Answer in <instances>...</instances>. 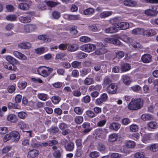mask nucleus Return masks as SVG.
<instances>
[{
	"mask_svg": "<svg viewBox=\"0 0 158 158\" xmlns=\"http://www.w3.org/2000/svg\"><path fill=\"white\" fill-rule=\"evenodd\" d=\"M143 100L140 99H132L128 105V108L131 110H136L140 109L143 106Z\"/></svg>",
	"mask_w": 158,
	"mask_h": 158,
	"instance_id": "nucleus-1",
	"label": "nucleus"
},
{
	"mask_svg": "<svg viewBox=\"0 0 158 158\" xmlns=\"http://www.w3.org/2000/svg\"><path fill=\"white\" fill-rule=\"evenodd\" d=\"M53 70V69L52 68L42 66L38 68L37 72L39 74L46 77L48 76Z\"/></svg>",
	"mask_w": 158,
	"mask_h": 158,
	"instance_id": "nucleus-2",
	"label": "nucleus"
},
{
	"mask_svg": "<svg viewBox=\"0 0 158 158\" xmlns=\"http://www.w3.org/2000/svg\"><path fill=\"white\" fill-rule=\"evenodd\" d=\"M96 48L95 46L92 44H87L82 45L80 47V49L85 52H89L94 51Z\"/></svg>",
	"mask_w": 158,
	"mask_h": 158,
	"instance_id": "nucleus-3",
	"label": "nucleus"
},
{
	"mask_svg": "<svg viewBox=\"0 0 158 158\" xmlns=\"http://www.w3.org/2000/svg\"><path fill=\"white\" fill-rule=\"evenodd\" d=\"M117 86L114 83L110 84L107 88V92L111 94H115L117 93Z\"/></svg>",
	"mask_w": 158,
	"mask_h": 158,
	"instance_id": "nucleus-4",
	"label": "nucleus"
},
{
	"mask_svg": "<svg viewBox=\"0 0 158 158\" xmlns=\"http://www.w3.org/2000/svg\"><path fill=\"white\" fill-rule=\"evenodd\" d=\"M141 59L143 62L148 63L152 61V57L149 54H145L142 56Z\"/></svg>",
	"mask_w": 158,
	"mask_h": 158,
	"instance_id": "nucleus-5",
	"label": "nucleus"
},
{
	"mask_svg": "<svg viewBox=\"0 0 158 158\" xmlns=\"http://www.w3.org/2000/svg\"><path fill=\"white\" fill-rule=\"evenodd\" d=\"M105 40L107 42L112 43L116 45H120L121 44V43L117 39L107 38L105 39Z\"/></svg>",
	"mask_w": 158,
	"mask_h": 158,
	"instance_id": "nucleus-6",
	"label": "nucleus"
},
{
	"mask_svg": "<svg viewBox=\"0 0 158 158\" xmlns=\"http://www.w3.org/2000/svg\"><path fill=\"white\" fill-rule=\"evenodd\" d=\"M145 14L148 16H155L157 14V11L154 9V7H152V9H149L145 11Z\"/></svg>",
	"mask_w": 158,
	"mask_h": 158,
	"instance_id": "nucleus-7",
	"label": "nucleus"
},
{
	"mask_svg": "<svg viewBox=\"0 0 158 158\" xmlns=\"http://www.w3.org/2000/svg\"><path fill=\"white\" fill-rule=\"evenodd\" d=\"M36 28V26L35 25L29 24L25 26L24 29L27 32H30L34 31Z\"/></svg>",
	"mask_w": 158,
	"mask_h": 158,
	"instance_id": "nucleus-8",
	"label": "nucleus"
},
{
	"mask_svg": "<svg viewBox=\"0 0 158 158\" xmlns=\"http://www.w3.org/2000/svg\"><path fill=\"white\" fill-rule=\"evenodd\" d=\"M156 34L155 31L152 29L144 30L143 36H144L150 37L155 35Z\"/></svg>",
	"mask_w": 158,
	"mask_h": 158,
	"instance_id": "nucleus-9",
	"label": "nucleus"
},
{
	"mask_svg": "<svg viewBox=\"0 0 158 158\" xmlns=\"http://www.w3.org/2000/svg\"><path fill=\"white\" fill-rule=\"evenodd\" d=\"M10 135L12 139L15 142L18 141L20 139L18 131H14L11 132Z\"/></svg>",
	"mask_w": 158,
	"mask_h": 158,
	"instance_id": "nucleus-10",
	"label": "nucleus"
},
{
	"mask_svg": "<svg viewBox=\"0 0 158 158\" xmlns=\"http://www.w3.org/2000/svg\"><path fill=\"white\" fill-rule=\"evenodd\" d=\"M18 46L22 49H28L31 47V44L29 42H23L19 43Z\"/></svg>",
	"mask_w": 158,
	"mask_h": 158,
	"instance_id": "nucleus-11",
	"label": "nucleus"
},
{
	"mask_svg": "<svg viewBox=\"0 0 158 158\" xmlns=\"http://www.w3.org/2000/svg\"><path fill=\"white\" fill-rule=\"evenodd\" d=\"M120 124L115 122H113L110 124L109 128L111 130L117 131L120 127Z\"/></svg>",
	"mask_w": 158,
	"mask_h": 158,
	"instance_id": "nucleus-12",
	"label": "nucleus"
},
{
	"mask_svg": "<svg viewBox=\"0 0 158 158\" xmlns=\"http://www.w3.org/2000/svg\"><path fill=\"white\" fill-rule=\"evenodd\" d=\"M19 21L23 23H27L31 22V18L28 16H21L19 18Z\"/></svg>",
	"mask_w": 158,
	"mask_h": 158,
	"instance_id": "nucleus-13",
	"label": "nucleus"
},
{
	"mask_svg": "<svg viewBox=\"0 0 158 158\" xmlns=\"http://www.w3.org/2000/svg\"><path fill=\"white\" fill-rule=\"evenodd\" d=\"M74 144L72 142H67L64 145L65 148L67 151H71L74 148Z\"/></svg>",
	"mask_w": 158,
	"mask_h": 158,
	"instance_id": "nucleus-14",
	"label": "nucleus"
},
{
	"mask_svg": "<svg viewBox=\"0 0 158 158\" xmlns=\"http://www.w3.org/2000/svg\"><path fill=\"white\" fill-rule=\"evenodd\" d=\"M91 69L90 68H83L80 70V75L82 77H84L90 73Z\"/></svg>",
	"mask_w": 158,
	"mask_h": 158,
	"instance_id": "nucleus-15",
	"label": "nucleus"
},
{
	"mask_svg": "<svg viewBox=\"0 0 158 158\" xmlns=\"http://www.w3.org/2000/svg\"><path fill=\"white\" fill-rule=\"evenodd\" d=\"M123 3L124 5L128 6H136L137 2L131 0H125Z\"/></svg>",
	"mask_w": 158,
	"mask_h": 158,
	"instance_id": "nucleus-16",
	"label": "nucleus"
},
{
	"mask_svg": "<svg viewBox=\"0 0 158 158\" xmlns=\"http://www.w3.org/2000/svg\"><path fill=\"white\" fill-rule=\"evenodd\" d=\"M119 25H118V28L121 29L125 30L129 27V24L128 23L125 22H120Z\"/></svg>",
	"mask_w": 158,
	"mask_h": 158,
	"instance_id": "nucleus-17",
	"label": "nucleus"
},
{
	"mask_svg": "<svg viewBox=\"0 0 158 158\" xmlns=\"http://www.w3.org/2000/svg\"><path fill=\"white\" fill-rule=\"evenodd\" d=\"M39 153V152L38 150L33 149L31 150L28 152V156H29V157L34 158L38 156Z\"/></svg>",
	"mask_w": 158,
	"mask_h": 158,
	"instance_id": "nucleus-18",
	"label": "nucleus"
},
{
	"mask_svg": "<svg viewBox=\"0 0 158 158\" xmlns=\"http://www.w3.org/2000/svg\"><path fill=\"white\" fill-rule=\"evenodd\" d=\"M107 51V50L104 47L101 48H98L95 51V54L97 55H100L106 53Z\"/></svg>",
	"mask_w": 158,
	"mask_h": 158,
	"instance_id": "nucleus-19",
	"label": "nucleus"
},
{
	"mask_svg": "<svg viewBox=\"0 0 158 158\" xmlns=\"http://www.w3.org/2000/svg\"><path fill=\"white\" fill-rule=\"evenodd\" d=\"M141 118L144 121H148L152 120L153 117L150 114H145L142 115Z\"/></svg>",
	"mask_w": 158,
	"mask_h": 158,
	"instance_id": "nucleus-20",
	"label": "nucleus"
},
{
	"mask_svg": "<svg viewBox=\"0 0 158 158\" xmlns=\"http://www.w3.org/2000/svg\"><path fill=\"white\" fill-rule=\"evenodd\" d=\"M7 119L8 121L13 123H15L18 120L16 116L13 114H10L8 115L7 117Z\"/></svg>",
	"mask_w": 158,
	"mask_h": 158,
	"instance_id": "nucleus-21",
	"label": "nucleus"
},
{
	"mask_svg": "<svg viewBox=\"0 0 158 158\" xmlns=\"http://www.w3.org/2000/svg\"><path fill=\"white\" fill-rule=\"evenodd\" d=\"M144 29L142 28H137L133 29L132 31V33L134 35L142 34L143 35Z\"/></svg>",
	"mask_w": 158,
	"mask_h": 158,
	"instance_id": "nucleus-22",
	"label": "nucleus"
},
{
	"mask_svg": "<svg viewBox=\"0 0 158 158\" xmlns=\"http://www.w3.org/2000/svg\"><path fill=\"white\" fill-rule=\"evenodd\" d=\"M79 49L78 45L76 44H73L70 45L67 48V50L70 52L75 51Z\"/></svg>",
	"mask_w": 158,
	"mask_h": 158,
	"instance_id": "nucleus-23",
	"label": "nucleus"
},
{
	"mask_svg": "<svg viewBox=\"0 0 158 158\" xmlns=\"http://www.w3.org/2000/svg\"><path fill=\"white\" fill-rule=\"evenodd\" d=\"M123 82L126 85H129L131 82L130 78L126 75H123L122 77Z\"/></svg>",
	"mask_w": 158,
	"mask_h": 158,
	"instance_id": "nucleus-24",
	"label": "nucleus"
},
{
	"mask_svg": "<svg viewBox=\"0 0 158 158\" xmlns=\"http://www.w3.org/2000/svg\"><path fill=\"white\" fill-rule=\"evenodd\" d=\"M121 40L127 43H131L133 41V39L126 35H122L121 38H118Z\"/></svg>",
	"mask_w": 158,
	"mask_h": 158,
	"instance_id": "nucleus-25",
	"label": "nucleus"
},
{
	"mask_svg": "<svg viewBox=\"0 0 158 158\" xmlns=\"http://www.w3.org/2000/svg\"><path fill=\"white\" fill-rule=\"evenodd\" d=\"M18 8L23 10H27L29 8V5L26 3H21L19 5Z\"/></svg>",
	"mask_w": 158,
	"mask_h": 158,
	"instance_id": "nucleus-26",
	"label": "nucleus"
},
{
	"mask_svg": "<svg viewBox=\"0 0 158 158\" xmlns=\"http://www.w3.org/2000/svg\"><path fill=\"white\" fill-rule=\"evenodd\" d=\"M121 69L123 71L125 72L131 69L130 65L127 63H124L121 66Z\"/></svg>",
	"mask_w": 158,
	"mask_h": 158,
	"instance_id": "nucleus-27",
	"label": "nucleus"
},
{
	"mask_svg": "<svg viewBox=\"0 0 158 158\" xmlns=\"http://www.w3.org/2000/svg\"><path fill=\"white\" fill-rule=\"evenodd\" d=\"M148 149H149L153 152H156L158 150V144H153L148 146L147 147Z\"/></svg>",
	"mask_w": 158,
	"mask_h": 158,
	"instance_id": "nucleus-28",
	"label": "nucleus"
},
{
	"mask_svg": "<svg viewBox=\"0 0 158 158\" xmlns=\"http://www.w3.org/2000/svg\"><path fill=\"white\" fill-rule=\"evenodd\" d=\"M84 84L86 85H89L94 83V80L92 78L87 77L84 80Z\"/></svg>",
	"mask_w": 158,
	"mask_h": 158,
	"instance_id": "nucleus-29",
	"label": "nucleus"
},
{
	"mask_svg": "<svg viewBox=\"0 0 158 158\" xmlns=\"http://www.w3.org/2000/svg\"><path fill=\"white\" fill-rule=\"evenodd\" d=\"M60 16V13L57 11H54L52 13V17L53 19H58Z\"/></svg>",
	"mask_w": 158,
	"mask_h": 158,
	"instance_id": "nucleus-30",
	"label": "nucleus"
},
{
	"mask_svg": "<svg viewBox=\"0 0 158 158\" xmlns=\"http://www.w3.org/2000/svg\"><path fill=\"white\" fill-rule=\"evenodd\" d=\"M82 127L84 128V132L88 133L90 131L89 129L90 124L88 123H84L82 125Z\"/></svg>",
	"mask_w": 158,
	"mask_h": 158,
	"instance_id": "nucleus-31",
	"label": "nucleus"
},
{
	"mask_svg": "<svg viewBox=\"0 0 158 158\" xmlns=\"http://www.w3.org/2000/svg\"><path fill=\"white\" fill-rule=\"evenodd\" d=\"M117 30L116 27H111L110 28L106 29H105V32L106 33H113L117 32Z\"/></svg>",
	"mask_w": 158,
	"mask_h": 158,
	"instance_id": "nucleus-32",
	"label": "nucleus"
},
{
	"mask_svg": "<svg viewBox=\"0 0 158 158\" xmlns=\"http://www.w3.org/2000/svg\"><path fill=\"white\" fill-rule=\"evenodd\" d=\"M110 23L115 26L116 28H118V25H119L120 22L117 18H114L110 20Z\"/></svg>",
	"mask_w": 158,
	"mask_h": 158,
	"instance_id": "nucleus-33",
	"label": "nucleus"
},
{
	"mask_svg": "<svg viewBox=\"0 0 158 158\" xmlns=\"http://www.w3.org/2000/svg\"><path fill=\"white\" fill-rule=\"evenodd\" d=\"M94 12V10L92 8H89L85 9L83 11L85 15H90L93 14Z\"/></svg>",
	"mask_w": 158,
	"mask_h": 158,
	"instance_id": "nucleus-34",
	"label": "nucleus"
},
{
	"mask_svg": "<svg viewBox=\"0 0 158 158\" xmlns=\"http://www.w3.org/2000/svg\"><path fill=\"white\" fill-rule=\"evenodd\" d=\"M112 14V11H104L100 14V16L102 18H105L110 16Z\"/></svg>",
	"mask_w": 158,
	"mask_h": 158,
	"instance_id": "nucleus-35",
	"label": "nucleus"
},
{
	"mask_svg": "<svg viewBox=\"0 0 158 158\" xmlns=\"http://www.w3.org/2000/svg\"><path fill=\"white\" fill-rule=\"evenodd\" d=\"M117 139V134L114 133L110 135L109 136V141L113 142L115 141Z\"/></svg>",
	"mask_w": 158,
	"mask_h": 158,
	"instance_id": "nucleus-36",
	"label": "nucleus"
},
{
	"mask_svg": "<svg viewBox=\"0 0 158 158\" xmlns=\"http://www.w3.org/2000/svg\"><path fill=\"white\" fill-rule=\"evenodd\" d=\"M80 18L79 16L78 15H68V19L69 20H77Z\"/></svg>",
	"mask_w": 158,
	"mask_h": 158,
	"instance_id": "nucleus-37",
	"label": "nucleus"
},
{
	"mask_svg": "<svg viewBox=\"0 0 158 158\" xmlns=\"http://www.w3.org/2000/svg\"><path fill=\"white\" fill-rule=\"evenodd\" d=\"M71 66L74 68H79L81 66V62L74 61L71 63Z\"/></svg>",
	"mask_w": 158,
	"mask_h": 158,
	"instance_id": "nucleus-38",
	"label": "nucleus"
},
{
	"mask_svg": "<svg viewBox=\"0 0 158 158\" xmlns=\"http://www.w3.org/2000/svg\"><path fill=\"white\" fill-rule=\"evenodd\" d=\"M126 145L128 148H133L135 146V143L134 141H129L126 143Z\"/></svg>",
	"mask_w": 158,
	"mask_h": 158,
	"instance_id": "nucleus-39",
	"label": "nucleus"
},
{
	"mask_svg": "<svg viewBox=\"0 0 158 158\" xmlns=\"http://www.w3.org/2000/svg\"><path fill=\"white\" fill-rule=\"evenodd\" d=\"M17 18V16L14 15H7L6 17L7 20L11 21H15Z\"/></svg>",
	"mask_w": 158,
	"mask_h": 158,
	"instance_id": "nucleus-40",
	"label": "nucleus"
},
{
	"mask_svg": "<svg viewBox=\"0 0 158 158\" xmlns=\"http://www.w3.org/2000/svg\"><path fill=\"white\" fill-rule=\"evenodd\" d=\"M61 98L58 96H55L52 98V102L55 104L58 103L60 101Z\"/></svg>",
	"mask_w": 158,
	"mask_h": 158,
	"instance_id": "nucleus-41",
	"label": "nucleus"
},
{
	"mask_svg": "<svg viewBox=\"0 0 158 158\" xmlns=\"http://www.w3.org/2000/svg\"><path fill=\"white\" fill-rule=\"evenodd\" d=\"M80 41L81 42L87 43L90 42L91 41V39L90 38L86 36H83L80 38Z\"/></svg>",
	"mask_w": 158,
	"mask_h": 158,
	"instance_id": "nucleus-42",
	"label": "nucleus"
},
{
	"mask_svg": "<svg viewBox=\"0 0 158 158\" xmlns=\"http://www.w3.org/2000/svg\"><path fill=\"white\" fill-rule=\"evenodd\" d=\"M100 155L98 152L96 151L91 152L89 154V156L92 158H96L98 157Z\"/></svg>",
	"mask_w": 158,
	"mask_h": 158,
	"instance_id": "nucleus-43",
	"label": "nucleus"
},
{
	"mask_svg": "<svg viewBox=\"0 0 158 158\" xmlns=\"http://www.w3.org/2000/svg\"><path fill=\"white\" fill-rule=\"evenodd\" d=\"M45 2L48 6L51 7H55L59 4L58 3L53 1H48Z\"/></svg>",
	"mask_w": 158,
	"mask_h": 158,
	"instance_id": "nucleus-44",
	"label": "nucleus"
},
{
	"mask_svg": "<svg viewBox=\"0 0 158 158\" xmlns=\"http://www.w3.org/2000/svg\"><path fill=\"white\" fill-rule=\"evenodd\" d=\"M12 148V147L10 146L7 145L4 147L2 149V153H6L10 151Z\"/></svg>",
	"mask_w": 158,
	"mask_h": 158,
	"instance_id": "nucleus-45",
	"label": "nucleus"
},
{
	"mask_svg": "<svg viewBox=\"0 0 158 158\" xmlns=\"http://www.w3.org/2000/svg\"><path fill=\"white\" fill-rule=\"evenodd\" d=\"M112 81L109 77H106L103 80V84L104 85H107L110 84Z\"/></svg>",
	"mask_w": 158,
	"mask_h": 158,
	"instance_id": "nucleus-46",
	"label": "nucleus"
},
{
	"mask_svg": "<svg viewBox=\"0 0 158 158\" xmlns=\"http://www.w3.org/2000/svg\"><path fill=\"white\" fill-rule=\"evenodd\" d=\"M74 111L76 114L80 115L82 114L83 110L81 108L77 107L74 108Z\"/></svg>",
	"mask_w": 158,
	"mask_h": 158,
	"instance_id": "nucleus-47",
	"label": "nucleus"
},
{
	"mask_svg": "<svg viewBox=\"0 0 158 158\" xmlns=\"http://www.w3.org/2000/svg\"><path fill=\"white\" fill-rule=\"evenodd\" d=\"M74 120L76 123L80 124L83 121V118L82 116H77L75 118Z\"/></svg>",
	"mask_w": 158,
	"mask_h": 158,
	"instance_id": "nucleus-48",
	"label": "nucleus"
},
{
	"mask_svg": "<svg viewBox=\"0 0 158 158\" xmlns=\"http://www.w3.org/2000/svg\"><path fill=\"white\" fill-rule=\"evenodd\" d=\"M101 87L99 85H96V86L91 85L90 86L89 88V90L92 91L94 90H100Z\"/></svg>",
	"mask_w": 158,
	"mask_h": 158,
	"instance_id": "nucleus-49",
	"label": "nucleus"
},
{
	"mask_svg": "<svg viewBox=\"0 0 158 158\" xmlns=\"http://www.w3.org/2000/svg\"><path fill=\"white\" fill-rule=\"evenodd\" d=\"M116 56L118 58H122L124 55V52L122 51H119L115 52Z\"/></svg>",
	"mask_w": 158,
	"mask_h": 158,
	"instance_id": "nucleus-50",
	"label": "nucleus"
},
{
	"mask_svg": "<svg viewBox=\"0 0 158 158\" xmlns=\"http://www.w3.org/2000/svg\"><path fill=\"white\" fill-rule=\"evenodd\" d=\"M152 139L150 134L146 135L143 136L142 140L144 142H145L147 141L150 140Z\"/></svg>",
	"mask_w": 158,
	"mask_h": 158,
	"instance_id": "nucleus-51",
	"label": "nucleus"
},
{
	"mask_svg": "<svg viewBox=\"0 0 158 158\" xmlns=\"http://www.w3.org/2000/svg\"><path fill=\"white\" fill-rule=\"evenodd\" d=\"M50 131L52 133H56L58 132L59 129L57 127H52L50 129Z\"/></svg>",
	"mask_w": 158,
	"mask_h": 158,
	"instance_id": "nucleus-52",
	"label": "nucleus"
},
{
	"mask_svg": "<svg viewBox=\"0 0 158 158\" xmlns=\"http://www.w3.org/2000/svg\"><path fill=\"white\" fill-rule=\"evenodd\" d=\"M6 59L9 63L11 64L16 60L15 59L10 56H7L6 57Z\"/></svg>",
	"mask_w": 158,
	"mask_h": 158,
	"instance_id": "nucleus-53",
	"label": "nucleus"
},
{
	"mask_svg": "<svg viewBox=\"0 0 158 158\" xmlns=\"http://www.w3.org/2000/svg\"><path fill=\"white\" fill-rule=\"evenodd\" d=\"M45 51L44 47L39 48L35 50V52L37 54H41L43 53Z\"/></svg>",
	"mask_w": 158,
	"mask_h": 158,
	"instance_id": "nucleus-54",
	"label": "nucleus"
},
{
	"mask_svg": "<svg viewBox=\"0 0 158 158\" xmlns=\"http://www.w3.org/2000/svg\"><path fill=\"white\" fill-rule=\"evenodd\" d=\"M77 56L78 58L81 59L86 57L87 56L85 53L82 52H80L77 54Z\"/></svg>",
	"mask_w": 158,
	"mask_h": 158,
	"instance_id": "nucleus-55",
	"label": "nucleus"
},
{
	"mask_svg": "<svg viewBox=\"0 0 158 158\" xmlns=\"http://www.w3.org/2000/svg\"><path fill=\"white\" fill-rule=\"evenodd\" d=\"M47 95L44 94H38V98L43 101H45L47 99Z\"/></svg>",
	"mask_w": 158,
	"mask_h": 158,
	"instance_id": "nucleus-56",
	"label": "nucleus"
},
{
	"mask_svg": "<svg viewBox=\"0 0 158 158\" xmlns=\"http://www.w3.org/2000/svg\"><path fill=\"white\" fill-rule=\"evenodd\" d=\"M156 123L155 122H150L148 124V126L152 129H156L157 127Z\"/></svg>",
	"mask_w": 158,
	"mask_h": 158,
	"instance_id": "nucleus-57",
	"label": "nucleus"
},
{
	"mask_svg": "<svg viewBox=\"0 0 158 158\" xmlns=\"http://www.w3.org/2000/svg\"><path fill=\"white\" fill-rule=\"evenodd\" d=\"M61 65L66 69H69L71 66V64L68 62H63L61 63Z\"/></svg>",
	"mask_w": 158,
	"mask_h": 158,
	"instance_id": "nucleus-58",
	"label": "nucleus"
},
{
	"mask_svg": "<svg viewBox=\"0 0 158 158\" xmlns=\"http://www.w3.org/2000/svg\"><path fill=\"white\" fill-rule=\"evenodd\" d=\"M27 114L24 112H21L18 114L19 117L20 118L24 119L27 116Z\"/></svg>",
	"mask_w": 158,
	"mask_h": 158,
	"instance_id": "nucleus-59",
	"label": "nucleus"
},
{
	"mask_svg": "<svg viewBox=\"0 0 158 158\" xmlns=\"http://www.w3.org/2000/svg\"><path fill=\"white\" fill-rule=\"evenodd\" d=\"M86 114L90 118H93L95 116V113L90 110H88L86 111Z\"/></svg>",
	"mask_w": 158,
	"mask_h": 158,
	"instance_id": "nucleus-60",
	"label": "nucleus"
},
{
	"mask_svg": "<svg viewBox=\"0 0 158 158\" xmlns=\"http://www.w3.org/2000/svg\"><path fill=\"white\" fill-rule=\"evenodd\" d=\"M130 129L132 132H135L138 130V126L135 124H132L130 127Z\"/></svg>",
	"mask_w": 158,
	"mask_h": 158,
	"instance_id": "nucleus-61",
	"label": "nucleus"
},
{
	"mask_svg": "<svg viewBox=\"0 0 158 158\" xmlns=\"http://www.w3.org/2000/svg\"><path fill=\"white\" fill-rule=\"evenodd\" d=\"M15 88L14 85H10L7 88L8 91L10 93L13 92L15 90Z\"/></svg>",
	"mask_w": 158,
	"mask_h": 158,
	"instance_id": "nucleus-62",
	"label": "nucleus"
},
{
	"mask_svg": "<svg viewBox=\"0 0 158 158\" xmlns=\"http://www.w3.org/2000/svg\"><path fill=\"white\" fill-rule=\"evenodd\" d=\"M54 156L56 158H60L61 156V154L59 150H56L53 153Z\"/></svg>",
	"mask_w": 158,
	"mask_h": 158,
	"instance_id": "nucleus-63",
	"label": "nucleus"
},
{
	"mask_svg": "<svg viewBox=\"0 0 158 158\" xmlns=\"http://www.w3.org/2000/svg\"><path fill=\"white\" fill-rule=\"evenodd\" d=\"M135 158H143L144 157V155L142 152H138L135 154Z\"/></svg>",
	"mask_w": 158,
	"mask_h": 158,
	"instance_id": "nucleus-64",
	"label": "nucleus"
}]
</instances>
